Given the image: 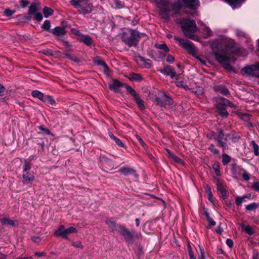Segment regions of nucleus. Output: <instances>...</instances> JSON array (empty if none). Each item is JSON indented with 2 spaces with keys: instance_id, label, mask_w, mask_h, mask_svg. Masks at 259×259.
<instances>
[{
  "instance_id": "obj_1",
  "label": "nucleus",
  "mask_w": 259,
  "mask_h": 259,
  "mask_svg": "<svg viewBox=\"0 0 259 259\" xmlns=\"http://www.w3.org/2000/svg\"><path fill=\"white\" fill-rule=\"evenodd\" d=\"M182 31L185 36L194 40L198 39L194 34L197 31V26L194 20L183 19L180 21Z\"/></svg>"
},
{
  "instance_id": "obj_2",
  "label": "nucleus",
  "mask_w": 259,
  "mask_h": 259,
  "mask_svg": "<svg viewBox=\"0 0 259 259\" xmlns=\"http://www.w3.org/2000/svg\"><path fill=\"white\" fill-rule=\"evenodd\" d=\"M121 38L122 41L129 47H136L141 38V36L137 30L128 29L122 32Z\"/></svg>"
},
{
  "instance_id": "obj_3",
  "label": "nucleus",
  "mask_w": 259,
  "mask_h": 259,
  "mask_svg": "<svg viewBox=\"0 0 259 259\" xmlns=\"http://www.w3.org/2000/svg\"><path fill=\"white\" fill-rule=\"evenodd\" d=\"M174 39L176 41L178 42L179 46L186 50L189 54L197 59L199 58L198 56H197V49L194 46L191 41L188 40H185L178 36H175Z\"/></svg>"
},
{
  "instance_id": "obj_4",
  "label": "nucleus",
  "mask_w": 259,
  "mask_h": 259,
  "mask_svg": "<svg viewBox=\"0 0 259 259\" xmlns=\"http://www.w3.org/2000/svg\"><path fill=\"white\" fill-rule=\"evenodd\" d=\"M77 230L73 227H70L66 229L64 225H60L58 230L55 232L54 236L56 237H62V238L69 239L68 235L72 233H77Z\"/></svg>"
},
{
  "instance_id": "obj_5",
  "label": "nucleus",
  "mask_w": 259,
  "mask_h": 259,
  "mask_svg": "<svg viewBox=\"0 0 259 259\" xmlns=\"http://www.w3.org/2000/svg\"><path fill=\"white\" fill-rule=\"evenodd\" d=\"M159 5V10L161 14L165 15L166 20H169V13L170 12V4L168 0H154Z\"/></svg>"
},
{
  "instance_id": "obj_6",
  "label": "nucleus",
  "mask_w": 259,
  "mask_h": 259,
  "mask_svg": "<svg viewBox=\"0 0 259 259\" xmlns=\"http://www.w3.org/2000/svg\"><path fill=\"white\" fill-rule=\"evenodd\" d=\"M155 101L157 105L161 107L165 108L166 106H170L173 104L172 99L165 93H163L161 97H156Z\"/></svg>"
},
{
  "instance_id": "obj_7",
  "label": "nucleus",
  "mask_w": 259,
  "mask_h": 259,
  "mask_svg": "<svg viewBox=\"0 0 259 259\" xmlns=\"http://www.w3.org/2000/svg\"><path fill=\"white\" fill-rule=\"evenodd\" d=\"M126 91L128 92L135 99V100L138 105V108L143 111L145 109V105L143 100H142L136 93L135 90L130 85H125Z\"/></svg>"
},
{
  "instance_id": "obj_8",
  "label": "nucleus",
  "mask_w": 259,
  "mask_h": 259,
  "mask_svg": "<svg viewBox=\"0 0 259 259\" xmlns=\"http://www.w3.org/2000/svg\"><path fill=\"white\" fill-rule=\"evenodd\" d=\"M118 228L119 232L124 237L125 241L128 244H133L134 237L132 233L123 226L119 225Z\"/></svg>"
},
{
  "instance_id": "obj_9",
  "label": "nucleus",
  "mask_w": 259,
  "mask_h": 259,
  "mask_svg": "<svg viewBox=\"0 0 259 259\" xmlns=\"http://www.w3.org/2000/svg\"><path fill=\"white\" fill-rule=\"evenodd\" d=\"M159 71L164 75L169 76L172 79H178L180 75L179 74H177L175 69L169 65L164 66L162 69L159 70Z\"/></svg>"
},
{
  "instance_id": "obj_10",
  "label": "nucleus",
  "mask_w": 259,
  "mask_h": 259,
  "mask_svg": "<svg viewBox=\"0 0 259 259\" xmlns=\"http://www.w3.org/2000/svg\"><path fill=\"white\" fill-rule=\"evenodd\" d=\"M241 72L243 74L252 76L258 75L257 64L245 66L241 69Z\"/></svg>"
},
{
  "instance_id": "obj_11",
  "label": "nucleus",
  "mask_w": 259,
  "mask_h": 259,
  "mask_svg": "<svg viewBox=\"0 0 259 259\" xmlns=\"http://www.w3.org/2000/svg\"><path fill=\"white\" fill-rule=\"evenodd\" d=\"M84 2L80 5V8L81 9V13L83 14H88L92 13L93 11V5L89 3L88 0H84Z\"/></svg>"
},
{
  "instance_id": "obj_12",
  "label": "nucleus",
  "mask_w": 259,
  "mask_h": 259,
  "mask_svg": "<svg viewBox=\"0 0 259 259\" xmlns=\"http://www.w3.org/2000/svg\"><path fill=\"white\" fill-rule=\"evenodd\" d=\"M214 55L215 60L221 64L228 62L231 59L230 56L219 52H215Z\"/></svg>"
},
{
  "instance_id": "obj_13",
  "label": "nucleus",
  "mask_w": 259,
  "mask_h": 259,
  "mask_svg": "<svg viewBox=\"0 0 259 259\" xmlns=\"http://www.w3.org/2000/svg\"><path fill=\"white\" fill-rule=\"evenodd\" d=\"M125 85H128L126 84H123L117 79H113L112 83L109 84V88L110 90L113 91L115 93H118L119 92L118 89L119 88L122 87H124L125 88Z\"/></svg>"
},
{
  "instance_id": "obj_14",
  "label": "nucleus",
  "mask_w": 259,
  "mask_h": 259,
  "mask_svg": "<svg viewBox=\"0 0 259 259\" xmlns=\"http://www.w3.org/2000/svg\"><path fill=\"white\" fill-rule=\"evenodd\" d=\"M136 61L142 67L150 68L151 67V61L149 59H146L141 56L137 57Z\"/></svg>"
},
{
  "instance_id": "obj_15",
  "label": "nucleus",
  "mask_w": 259,
  "mask_h": 259,
  "mask_svg": "<svg viewBox=\"0 0 259 259\" xmlns=\"http://www.w3.org/2000/svg\"><path fill=\"white\" fill-rule=\"evenodd\" d=\"M186 7L192 10L196 9L199 6L198 0H182Z\"/></svg>"
},
{
  "instance_id": "obj_16",
  "label": "nucleus",
  "mask_w": 259,
  "mask_h": 259,
  "mask_svg": "<svg viewBox=\"0 0 259 259\" xmlns=\"http://www.w3.org/2000/svg\"><path fill=\"white\" fill-rule=\"evenodd\" d=\"M232 105V103L229 100L223 98V97H218L216 99V106H220L223 107L226 106H230L231 107Z\"/></svg>"
},
{
  "instance_id": "obj_17",
  "label": "nucleus",
  "mask_w": 259,
  "mask_h": 259,
  "mask_svg": "<svg viewBox=\"0 0 259 259\" xmlns=\"http://www.w3.org/2000/svg\"><path fill=\"white\" fill-rule=\"evenodd\" d=\"M22 177L27 183H31L34 180V174L33 171H23Z\"/></svg>"
},
{
  "instance_id": "obj_18",
  "label": "nucleus",
  "mask_w": 259,
  "mask_h": 259,
  "mask_svg": "<svg viewBox=\"0 0 259 259\" xmlns=\"http://www.w3.org/2000/svg\"><path fill=\"white\" fill-rule=\"evenodd\" d=\"M78 39L88 46H91L93 43V39L89 35L81 34L79 36Z\"/></svg>"
},
{
  "instance_id": "obj_19",
  "label": "nucleus",
  "mask_w": 259,
  "mask_h": 259,
  "mask_svg": "<svg viewBox=\"0 0 259 259\" xmlns=\"http://www.w3.org/2000/svg\"><path fill=\"white\" fill-rule=\"evenodd\" d=\"M182 7V5L180 2H177L171 5H170V11H172L175 14H179Z\"/></svg>"
},
{
  "instance_id": "obj_20",
  "label": "nucleus",
  "mask_w": 259,
  "mask_h": 259,
  "mask_svg": "<svg viewBox=\"0 0 259 259\" xmlns=\"http://www.w3.org/2000/svg\"><path fill=\"white\" fill-rule=\"evenodd\" d=\"M0 222L3 225L14 226L18 225V223L17 220H10L7 218L0 219Z\"/></svg>"
},
{
  "instance_id": "obj_21",
  "label": "nucleus",
  "mask_w": 259,
  "mask_h": 259,
  "mask_svg": "<svg viewBox=\"0 0 259 259\" xmlns=\"http://www.w3.org/2000/svg\"><path fill=\"white\" fill-rule=\"evenodd\" d=\"M50 32L57 36L64 35L66 33L65 29L63 27H56L54 29L50 30Z\"/></svg>"
},
{
  "instance_id": "obj_22",
  "label": "nucleus",
  "mask_w": 259,
  "mask_h": 259,
  "mask_svg": "<svg viewBox=\"0 0 259 259\" xmlns=\"http://www.w3.org/2000/svg\"><path fill=\"white\" fill-rule=\"evenodd\" d=\"M214 89L217 92L223 95L227 96L229 94V90L224 85H218L215 87Z\"/></svg>"
},
{
  "instance_id": "obj_23",
  "label": "nucleus",
  "mask_w": 259,
  "mask_h": 259,
  "mask_svg": "<svg viewBox=\"0 0 259 259\" xmlns=\"http://www.w3.org/2000/svg\"><path fill=\"white\" fill-rule=\"evenodd\" d=\"M217 112L222 117H227L228 116V112L226 108L223 106H217Z\"/></svg>"
},
{
  "instance_id": "obj_24",
  "label": "nucleus",
  "mask_w": 259,
  "mask_h": 259,
  "mask_svg": "<svg viewBox=\"0 0 259 259\" xmlns=\"http://www.w3.org/2000/svg\"><path fill=\"white\" fill-rule=\"evenodd\" d=\"M39 5L40 3L38 2H35L32 4L28 10V14L30 15H33L37 13L38 10L37 6H39Z\"/></svg>"
},
{
  "instance_id": "obj_25",
  "label": "nucleus",
  "mask_w": 259,
  "mask_h": 259,
  "mask_svg": "<svg viewBox=\"0 0 259 259\" xmlns=\"http://www.w3.org/2000/svg\"><path fill=\"white\" fill-rule=\"evenodd\" d=\"M119 171L125 176H127L129 174H136L135 170L133 168L127 167H121Z\"/></svg>"
},
{
  "instance_id": "obj_26",
  "label": "nucleus",
  "mask_w": 259,
  "mask_h": 259,
  "mask_svg": "<svg viewBox=\"0 0 259 259\" xmlns=\"http://www.w3.org/2000/svg\"><path fill=\"white\" fill-rule=\"evenodd\" d=\"M166 151L167 153V156L169 158H171L177 163L181 162V159L174 153H172L169 150L166 149Z\"/></svg>"
},
{
  "instance_id": "obj_27",
  "label": "nucleus",
  "mask_w": 259,
  "mask_h": 259,
  "mask_svg": "<svg viewBox=\"0 0 259 259\" xmlns=\"http://www.w3.org/2000/svg\"><path fill=\"white\" fill-rule=\"evenodd\" d=\"M100 160L104 166H105L106 165H108L110 167H113V166L112 163V161L106 156H101Z\"/></svg>"
},
{
  "instance_id": "obj_28",
  "label": "nucleus",
  "mask_w": 259,
  "mask_h": 259,
  "mask_svg": "<svg viewBox=\"0 0 259 259\" xmlns=\"http://www.w3.org/2000/svg\"><path fill=\"white\" fill-rule=\"evenodd\" d=\"M109 137L113 139L114 142L118 145L119 146L121 147H124V145L123 142L118 138H116L112 133H109Z\"/></svg>"
},
{
  "instance_id": "obj_29",
  "label": "nucleus",
  "mask_w": 259,
  "mask_h": 259,
  "mask_svg": "<svg viewBox=\"0 0 259 259\" xmlns=\"http://www.w3.org/2000/svg\"><path fill=\"white\" fill-rule=\"evenodd\" d=\"M31 94L33 97L37 98L42 101H43L45 96L41 92L37 90L33 91Z\"/></svg>"
},
{
  "instance_id": "obj_30",
  "label": "nucleus",
  "mask_w": 259,
  "mask_h": 259,
  "mask_svg": "<svg viewBox=\"0 0 259 259\" xmlns=\"http://www.w3.org/2000/svg\"><path fill=\"white\" fill-rule=\"evenodd\" d=\"M94 62L98 65L107 67V64H106L105 62L100 57H96L94 58Z\"/></svg>"
},
{
  "instance_id": "obj_31",
  "label": "nucleus",
  "mask_w": 259,
  "mask_h": 259,
  "mask_svg": "<svg viewBox=\"0 0 259 259\" xmlns=\"http://www.w3.org/2000/svg\"><path fill=\"white\" fill-rule=\"evenodd\" d=\"M84 1V0H70V4L75 8H80V5Z\"/></svg>"
},
{
  "instance_id": "obj_32",
  "label": "nucleus",
  "mask_w": 259,
  "mask_h": 259,
  "mask_svg": "<svg viewBox=\"0 0 259 259\" xmlns=\"http://www.w3.org/2000/svg\"><path fill=\"white\" fill-rule=\"evenodd\" d=\"M155 47L157 49L162 50L165 52H168L169 51L166 44H156Z\"/></svg>"
},
{
  "instance_id": "obj_33",
  "label": "nucleus",
  "mask_w": 259,
  "mask_h": 259,
  "mask_svg": "<svg viewBox=\"0 0 259 259\" xmlns=\"http://www.w3.org/2000/svg\"><path fill=\"white\" fill-rule=\"evenodd\" d=\"M218 142V146L222 148L223 150L224 149H226L228 147L227 144L226 143V139H221V140H215Z\"/></svg>"
},
{
  "instance_id": "obj_34",
  "label": "nucleus",
  "mask_w": 259,
  "mask_h": 259,
  "mask_svg": "<svg viewBox=\"0 0 259 259\" xmlns=\"http://www.w3.org/2000/svg\"><path fill=\"white\" fill-rule=\"evenodd\" d=\"M53 9L48 7H45L43 10L44 16L46 18H48L49 16L53 15Z\"/></svg>"
},
{
  "instance_id": "obj_35",
  "label": "nucleus",
  "mask_w": 259,
  "mask_h": 259,
  "mask_svg": "<svg viewBox=\"0 0 259 259\" xmlns=\"http://www.w3.org/2000/svg\"><path fill=\"white\" fill-rule=\"evenodd\" d=\"M106 223L108 225L111 231H114L116 229V224L115 222L108 220L106 221Z\"/></svg>"
},
{
  "instance_id": "obj_36",
  "label": "nucleus",
  "mask_w": 259,
  "mask_h": 259,
  "mask_svg": "<svg viewBox=\"0 0 259 259\" xmlns=\"http://www.w3.org/2000/svg\"><path fill=\"white\" fill-rule=\"evenodd\" d=\"M130 80H136V81H140L142 80V77L141 74L138 73H133L131 74V76L129 78Z\"/></svg>"
},
{
  "instance_id": "obj_37",
  "label": "nucleus",
  "mask_w": 259,
  "mask_h": 259,
  "mask_svg": "<svg viewBox=\"0 0 259 259\" xmlns=\"http://www.w3.org/2000/svg\"><path fill=\"white\" fill-rule=\"evenodd\" d=\"M222 162L224 165H227L231 161V157L227 154L222 155Z\"/></svg>"
},
{
  "instance_id": "obj_38",
  "label": "nucleus",
  "mask_w": 259,
  "mask_h": 259,
  "mask_svg": "<svg viewBox=\"0 0 259 259\" xmlns=\"http://www.w3.org/2000/svg\"><path fill=\"white\" fill-rule=\"evenodd\" d=\"M258 207V204L256 203H252L246 206V209L249 211L254 210Z\"/></svg>"
},
{
  "instance_id": "obj_39",
  "label": "nucleus",
  "mask_w": 259,
  "mask_h": 259,
  "mask_svg": "<svg viewBox=\"0 0 259 259\" xmlns=\"http://www.w3.org/2000/svg\"><path fill=\"white\" fill-rule=\"evenodd\" d=\"M24 165L23 166V171H31V163L27 161L26 160H24Z\"/></svg>"
},
{
  "instance_id": "obj_40",
  "label": "nucleus",
  "mask_w": 259,
  "mask_h": 259,
  "mask_svg": "<svg viewBox=\"0 0 259 259\" xmlns=\"http://www.w3.org/2000/svg\"><path fill=\"white\" fill-rule=\"evenodd\" d=\"M50 27H51V23L49 20H46L44 22V24L42 25V28L47 31L50 30Z\"/></svg>"
},
{
  "instance_id": "obj_41",
  "label": "nucleus",
  "mask_w": 259,
  "mask_h": 259,
  "mask_svg": "<svg viewBox=\"0 0 259 259\" xmlns=\"http://www.w3.org/2000/svg\"><path fill=\"white\" fill-rule=\"evenodd\" d=\"M251 145L253 146V150H254V154L257 156L259 154V147L256 144L254 141H252L251 142Z\"/></svg>"
},
{
  "instance_id": "obj_42",
  "label": "nucleus",
  "mask_w": 259,
  "mask_h": 259,
  "mask_svg": "<svg viewBox=\"0 0 259 259\" xmlns=\"http://www.w3.org/2000/svg\"><path fill=\"white\" fill-rule=\"evenodd\" d=\"M43 102H47L51 105H54L55 104V100L50 96L48 95L45 96Z\"/></svg>"
},
{
  "instance_id": "obj_43",
  "label": "nucleus",
  "mask_w": 259,
  "mask_h": 259,
  "mask_svg": "<svg viewBox=\"0 0 259 259\" xmlns=\"http://www.w3.org/2000/svg\"><path fill=\"white\" fill-rule=\"evenodd\" d=\"M217 190L218 191H219L221 193L222 197L224 199H225L227 197V192H226V190H225L224 186L219 187V188H217Z\"/></svg>"
},
{
  "instance_id": "obj_44",
  "label": "nucleus",
  "mask_w": 259,
  "mask_h": 259,
  "mask_svg": "<svg viewBox=\"0 0 259 259\" xmlns=\"http://www.w3.org/2000/svg\"><path fill=\"white\" fill-rule=\"evenodd\" d=\"M244 231L245 232V233L250 235H252L254 232L252 227L249 225L246 226L245 227Z\"/></svg>"
},
{
  "instance_id": "obj_45",
  "label": "nucleus",
  "mask_w": 259,
  "mask_h": 259,
  "mask_svg": "<svg viewBox=\"0 0 259 259\" xmlns=\"http://www.w3.org/2000/svg\"><path fill=\"white\" fill-rule=\"evenodd\" d=\"M203 33L206 36L209 37L212 35V31L208 27H205L203 30Z\"/></svg>"
},
{
  "instance_id": "obj_46",
  "label": "nucleus",
  "mask_w": 259,
  "mask_h": 259,
  "mask_svg": "<svg viewBox=\"0 0 259 259\" xmlns=\"http://www.w3.org/2000/svg\"><path fill=\"white\" fill-rule=\"evenodd\" d=\"M176 84L178 87L184 88L186 90H189L188 87L184 83L183 81H177Z\"/></svg>"
},
{
  "instance_id": "obj_47",
  "label": "nucleus",
  "mask_w": 259,
  "mask_h": 259,
  "mask_svg": "<svg viewBox=\"0 0 259 259\" xmlns=\"http://www.w3.org/2000/svg\"><path fill=\"white\" fill-rule=\"evenodd\" d=\"M235 32H236V34L237 35V36L239 37L242 38V37H246V33L241 30L237 29L236 30Z\"/></svg>"
},
{
  "instance_id": "obj_48",
  "label": "nucleus",
  "mask_w": 259,
  "mask_h": 259,
  "mask_svg": "<svg viewBox=\"0 0 259 259\" xmlns=\"http://www.w3.org/2000/svg\"><path fill=\"white\" fill-rule=\"evenodd\" d=\"M213 168L215 170V173L216 175L217 176H220L221 172H220V171L219 170V169H220V165H219V163L218 162L215 163L213 164Z\"/></svg>"
},
{
  "instance_id": "obj_49",
  "label": "nucleus",
  "mask_w": 259,
  "mask_h": 259,
  "mask_svg": "<svg viewBox=\"0 0 259 259\" xmlns=\"http://www.w3.org/2000/svg\"><path fill=\"white\" fill-rule=\"evenodd\" d=\"M224 136H225L224 133L223 131L221 130L219 131L218 135L215 137H213V139L214 140H220H220L224 139Z\"/></svg>"
},
{
  "instance_id": "obj_50",
  "label": "nucleus",
  "mask_w": 259,
  "mask_h": 259,
  "mask_svg": "<svg viewBox=\"0 0 259 259\" xmlns=\"http://www.w3.org/2000/svg\"><path fill=\"white\" fill-rule=\"evenodd\" d=\"M62 42L63 45L64 46L66 51H71V45L69 44L67 41L62 40Z\"/></svg>"
},
{
  "instance_id": "obj_51",
  "label": "nucleus",
  "mask_w": 259,
  "mask_h": 259,
  "mask_svg": "<svg viewBox=\"0 0 259 259\" xmlns=\"http://www.w3.org/2000/svg\"><path fill=\"white\" fill-rule=\"evenodd\" d=\"M199 248L200 249V255L198 256V259H205L204 249L203 248L202 246H200V245H199Z\"/></svg>"
},
{
  "instance_id": "obj_52",
  "label": "nucleus",
  "mask_w": 259,
  "mask_h": 259,
  "mask_svg": "<svg viewBox=\"0 0 259 259\" xmlns=\"http://www.w3.org/2000/svg\"><path fill=\"white\" fill-rule=\"evenodd\" d=\"M208 149L212 152L214 154H218L219 153V150L215 148L214 145L211 144L208 148Z\"/></svg>"
},
{
  "instance_id": "obj_53",
  "label": "nucleus",
  "mask_w": 259,
  "mask_h": 259,
  "mask_svg": "<svg viewBox=\"0 0 259 259\" xmlns=\"http://www.w3.org/2000/svg\"><path fill=\"white\" fill-rule=\"evenodd\" d=\"M115 8L116 9H121L123 8V4L119 0H114Z\"/></svg>"
},
{
  "instance_id": "obj_54",
  "label": "nucleus",
  "mask_w": 259,
  "mask_h": 259,
  "mask_svg": "<svg viewBox=\"0 0 259 259\" xmlns=\"http://www.w3.org/2000/svg\"><path fill=\"white\" fill-rule=\"evenodd\" d=\"M72 244L73 246L76 248L82 249L83 246L81 244V242L79 241H76V242H72Z\"/></svg>"
},
{
  "instance_id": "obj_55",
  "label": "nucleus",
  "mask_w": 259,
  "mask_h": 259,
  "mask_svg": "<svg viewBox=\"0 0 259 259\" xmlns=\"http://www.w3.org/2000/svg\"><path fill=\"white\" fill-rule=\"evenodd\" d=\"M4 15L7 17L11 16L14 13V11H12L10 9H6L4 11Z\"/></svg>"
},
{
  "instance_id": "obj_56",
  "label": "nucleus",
  "mask_w": 259,
  "mask_h": 259,
  "mask_svg": "<svg viewBox=\"0 0 259 259\" xmlns=\"http://www.w3.org/2000/svg\"><path fill=\"white\" fill-rule=\"evenodd\" d=\"M222 64L225 69L230 71L233 70V67L228 63V62H225Z\"/></svg>"
},
{
  "instance_id": "obj_57",
  "label": "nucleus",
  "mask_w": 259,
  "mask_h": 259,
  "mask_svg": "<svg viewBox=\"0 0 259 259\" xmlns=\"http://www.w3.org/2000/svg\"><path fill=\"white\" fill-rule=\"evenodd\" d=\"M34 15V19L37 21H40L42 19V15L40 13H36Z\"/></svg>"
},
{
  "instance_id": "obj_58",
  "label": "nucleus",
  "mask_w": 259,
  "mask_h": 259,
  "mask_svg": "<svg viewBox=\"0 0 259 259\" xmlns=\"http://www.w3.org/2000/svg\"><path fill=\"white\" fill-rule=\"evenodd\" d=\"M166 60L168 63H172L175 61V58L172 55L168 54Z\"/></svg>"
},
{
  "instance_id": "obj_59",
  "label": "nucleus",
  "mask_w": 259,
  "mask_h": 259,
  "mask_svg": "<svg viewBox=\"0 0 259 259\" xmlns=\"http://www.w3.org/2000/svg\"><path fill=\"white\" fill-rule=\"evenodd\" d=\"M29 2L27 0H21L20 2L21 7L22 8H24L26 7V6L29 4Z\"/></svg>"
},
{
  "instance_id": "obj_60",
  "label": "nucleus",
  "mask_w": 259,
  "mask_h": 259,
  "mask_svg": "<svg viewBox=\"0 0 259 259\" xmlns=\"http://www.w3.org/2000/svg\"><path fill=\"white\" fill-rule=\"evenodd\" d=\"M251 187L253 190L259 192V182L253 183Z\"/></svg>"
},
{
  "instance_id": "obj_61",
  "label": "nucleus",
  "mask_w": 259,
  "mask_h": 259,
  "mask_svg": "<svg viewBox=\"0 0 259 259\" xmlns=\"http://www.w3.org/2000/svg\"><path fill=\"white\" fill-rule=\"evenodd\" d=\"M244 172L242 175V177L243 179L245 181H248L250 179V175L248 173L246 172V171L243 169Z\"/></svg>"
},
{
  "instance_id": "obj_62",
  "label": "nucleus",
  "mask_w": 259,
  "mask_h": 259,
  "mask_svg": "<svg viewBox=\"0 0 259 259\" xmlns=\"http://www.w3.org/2000/svg\"><path fill=\"white\" fill-rule=\"evenodd\" d=\"M244 197H237L236 198V203L237 206H240L243 202Z\"/></svg>"
},
{
  "instance_id": "obj_63",
  "label": "nucleus",
  "mask_w": 259,
  "mask_h": 259,
  "mask_svg": "<svg viewBox=\"0 0 259 259\" xmlns=\"http://www.w3.org/2000/svg\"><path fill=\"white\" fill-rule=\"evenodd\" d=\"M39 129L40 130L44 132L47 135H51V131L49 129H48V128H45V127H44L42 126H39Z\"/></svg>"
},
{
  "instance_id": "obj_64",
  "label": "nucleus",
  "mask_w": 259,
  "mask_h": 259,
  "mask_svg": "<svg viewBox=\"0 0 259 259\" xmlns=\"http://www.w3.org/2000/svg\"><path fill=\"white\" fill-rule=\"evenodd\" d=\"M226 244L229 247L231 248L233 246V241L231 239H227L226 240Z\"/></svg>"
}]
</instances>
